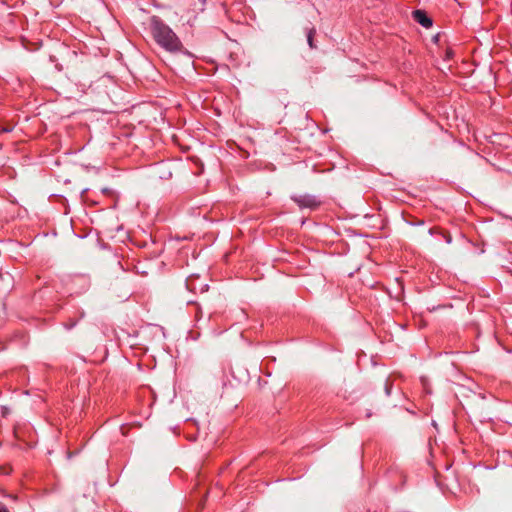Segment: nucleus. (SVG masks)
<instances>
[{"label": "nucleus", "instance_id": "obj_5", "mask_svg": "<svg viewBox=\"0 0 512 512\" xmlns=\"http://www.w3.org/2000/svg\"><path fill=\"white\" fill-rule=\"evenodd\" d=\"M385 394L387 396H390V394H391V384H390L389 380H386V382H385Z\"/></svg>", "mask_w": 512, "mask_h": 512}, {"label": "nucleus", "instance_id": "obj_3", "mask_svg": "<svg viewBox=\"0 0 512 512\" xmlns=\"http://www.w3.org/2000/svg\"><path fill=\"white\" fill-rule=\"evenodd\" d=\"M413 19L424 28H430L433 25L432 19L423 10H415L412 13Z\"/></svg>", "mask_w": 512, "mask_h": 512}, {"label": "nucleus", "instance_id": "obj_7", "mask_svg": "<svg viewBox=\"0 0 512 512\" xmlns=\"http://www.w3.org/2000/svg\"><path fill=\"white\" fill-rule=\"evenodd\" d=\"M445 240H446L447 243L450 244L451 241H452V238H451V236L448 235V236L445 237Z\"/></svg>", "mask_w": 512, "mask_h": 512}, {"label": "nucleus", "instance_id": "obj_1", "mask_svg": "<svg viewBox=\"0 0 512 512\" xmlns=\"http://www.w3.org/2000/svg\"><path fill=\"white\" fill-rule=\"evenodd\" d=\"M150 28L155 42L166 51L175 53L182 49L179 37L160 17H151Z\"/></svg>", "mask_w": 512, "mask_h": 512}, {"label": "nucleus", "instance_id": "obj_2", "mask_svg": "<svg viewBox=\"0 0 512 512\" xmlns=\"http://www.w3.org/2000/svg\"><path fill=\"white\" fill-rule=\"evenodd\" d=\"M291 199L299 206V208L304 209H316L321 201L314 195L303 194V195H293Z\"/></svg>", "mask_w": 512, "mask_h": 512}, {"label": "nucleus", "instance_id": "obj_6", "mask_svg": "<svg viewBox=\"0 0 512 512\" xmlns=\"http://www.w3.org/2000/svg\"><path fill=\"white\" fill-rule=\"evenodd\" d=\"M0 512H9L7 507L4 504L0 503Z\"/></svg>", "mask_w": 512, "mask_h": 512}, {"label": "nucleus", "instance_id": "obj_8", "mask_svg": "<svg viewBox=\"0 0 512 512\" xmlns=\"http://www.w3.org/2000/svg\"><path fill=\"white\" fill-rule=\"evenodd\" d=\"M429 234H433V229H429Z\"/></svg>", "mask_w": 512, "mask_h": 512}, {"label": "nucleus", "instance_id": "obj_4", "mask_svg": "<svg viewBox=\"0 0 512 512\" xmlns=\"http://www.w3.org/2000/svg\"><path fill=\"white\" fill-rule=\"evenodd\" d=\"M314 34H315L314 28L307 29V42L311 49L316 47L314 44V41H313Z\"/></svg>", "mask_w": 512, "mask_h": 512}]
</instances>
